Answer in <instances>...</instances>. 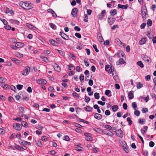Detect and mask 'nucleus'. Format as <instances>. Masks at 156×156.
<instances>
[{
	"label": "nucleus",
	"mask_w": 156,
	"mask_h": 156,
	"mask_svg": "<svg viewBox=\"0 0 156 156\" xmlns=\"http://www.w3.org/2000/svg\"><path fill=\"white\" fill-rule=\"evenodd\" d=\"M41 140L44 142H45L48 140V138L45 136H43L41 138Z\"/></svg>",
	"instance_id": "a18cd8bd"
},
{
	"label": "nucleus",
	"mask_w": 156,
	"mask_h": 156,
	"mask_svg": "<svg viewBox=\"0 0 156 156\" xmlns=\"http://www.w3.org/2000/svg\"><path fill=\"white\" fill-rule=\"evenodd\" d=\"M111 114L110 111L108 110H107L105 111V115L107 116H108L110 115Z\"/></svg>",
	"instance_id": "680f3d73"
},
{
	"label": "nucleus",
	"mask_w": 156,
	"mask_h": 156,
	"mask_svg": "<svg viewBox=\"0 0 156 156\" xmlns=\"http://www.w3.org/2000/svg\"><path fill=\"white\" fill-rule=\"evenodd\" d=\"M84 79V76L83 74H81L80 76V81H83Z\"/></svg>",
	"instance_id": "4d7b16f0"
},
{
	"label": "nucleus",
	"mask_w": 156,
	"mask_h": 156,
	"mask_svg": "<svg viewBox=\"0 0 156 156\" xmlns=\"http://www.w3.org/2000/svg\"><path fill=\"white\" fill-rule=\"evenodd\" d=\"M23 45V44L21 42H19L15 44V45H16L17 49L18 48L22 47Z\"/></svg>",
	"instance_id": "f3484780"
},
{
	"label": "nucleus",
	"mask_w": 156,
	"mask_h": 156,
	"mask_svg": "<svg viewBox=\"0 0 156 156\" xmlns=\"http://www.w3.org/2000/svg\"><path fill=\"white\" fill-rule=\"evenodd\" d=\"M48 11L49 12L51 13L53 16V17L56 18L57 17L56 14L55 12L51 9H49L48 10Z\"/></svg>",
	"instance_id": "f8f14e48"
},
{
	"label": "nucleus",
	"mask_w": 156,
	"mask_h": 156,
	"mask_svg": "<svg viewBox=\"0 0 156 156\" xmlns=\"http://www.w3.org/2000/svg\"><path fill=\"white\" fill-rule=\"evenodd\" d=\"M47 82L46 80L43 79H40L37 80V83L40 84H46Z\"/></svg>",
	"instance_id": "0eeeda50"
},
{
	"label": "nucleus",
	"mask_w": 156,
	"mask_h": 156,
	"mask_svg": "<svg viewBox=\"0 0 156 156\" xmlns=\"http://www.w3.org/2000/svg\"><path fill=\"white\" fill-rule=\"evenodd\" d=\"M72 95L74 98H76L77 99H79V95L76 92H73L72 93Z\"/></svg>",
	"instance_id": "cd10ccee"
},
{
	"label": "nucleus",
	"mask_w": 156,
	"mask_h": 156,
	"mask_svg": "<svg viewBox=\"0 0 156 156\" xmlns=\"http://www.w3.org/2000/svg\"><path fill=\"white\" fill-rule=\"evenodd\" d=\"M20 143L23 145H27V144H29V142H28L25 141L21 140L19 141Z\"/></svg>",
	"instance_id": "393cba45"
},
{
	"label": "nucleus",
	"mask_w": 156,
	"mask_h": 156,
	"mask_svg": "<svg viewBox=\"0 0 156 156\" xmlns=\"http://www.w3.org/2000/svg\"><path fill=\"white\" fill-rule=\"evenodd\" d=\"M105 127L107 129L109 130H111V129L112 128V126H111L110 125H105Z\"/></svg>",
	"instance_id": "338daca9"
},
{
	"label": "nucleus",
	"mask_w": 156,
	"mask_h": 156,
	"mask_svg": "<svg viewBox=\"0 0 156 156\" xmlns=\"http://www.w3.org/2000/svg\"><path fill=\"white\" fill-rule=\"evenodd\" d=\"M154 145V143L152 141H151L149 142V146L151 147H153Z\"/></svg>",
	"instance_id": "052dcab7"
},
{
	"label": "nucleus",
	"mask_w": 156,
	"mask_h": 156,
	"mask_svg": "<svg viewBox=\"0 0 156 156\" xmlns=\"http://www.w3.org/2000/svg\"><path fill=\"white\" fill-rule=\"evenodd\" d=\"M0 20L3 22L4 25H7L8 24L7 20L4 19H0Z\"/></svg>",
	"instance_id": "c03bdc74"
},
{
	"label": "nucleus",
	"mask_w": 156,
	"mask_h": 156,
	"mask_svg": "<svg viewBox=\"0 0 156 156\" xmlns=\"http://www.w3.org/2000/svg\"><path fill=\"white\" fill-rule=\"evenodd\" d=\"M115 41L118 44L121 45L124 44L123 43H122L119 38L115 39Z\"/></svg>",
	"instance_id": "bb28decb"
},
{
	"label": "nucleus",
	"mask_w": 156,
	"mask_h": 156,
	"mask_svg": "<svg viewBox=\"0 0 156 156\" xmlns=\"http://www.w3.org/2000/svg\"><path fill=\"white\" fill-rule=\"evenodd\" d=\"M13 126L14 128L16 130L18 131L20 130L22 128V126L18 123H16L15 124H14Z\"/></svg>",
	"instance_id": "7ed1b4c3"
},
{
	"label": "nucleus",
	"mask_w": 156,
	"mask_h": 156,
	"mask_svg": "<svg viewBox=\"0 0 156 156\" xmlns=\"http://www.w3.org/2000/svg\"><path fill=\"white\" fill-rule=\"evenodd\" d=\"M94 117L97 119L99 120L102 119V116L99 113H95L94 115Z\"/></svg>",
	"instance_id": "4468645a"
},
{
	"label": "nucleus",
	"mask_w": 156,
	"mask_h": 156,
	"mask_svg": "<svg viewBox=\"0 0 156 156\" xmlns=\"http://www.w3.org/2000/svg\"><path fill=\"white\" fill-rule=\"evenodd\" d=\"M37 146H39V147H41L42 146V144L41 141H38L37 143Z\"/></svg>",
	"instance_id": "774afa93"
},
{
	"label": "nucleus",
	"mask_w": 156,
	"mask_h": 156,
	"mask_svg": "<svg viewBox=\"0 0 156 156\" xmlns=\"http://www.w3.org/2000/svg\"><path fill=\"white\" fill-rule=\"evenodd\" d=\"M110 14L112 16H113L117 14V10L115 9H114L113 11H112L110 12Z\"/></svg>",
	"instance_id": "473e14b6"
},
{
	"label": "nucleus",
	"mask_w": 156,
	"mask_h": 156,
	"mask_svg": "<svg viewBox=\"0 0 156 156\" xmlns=\"http://www.w3.org/2000/svg\"><path fill=\"white\" fill-rule=\"evenodd\" d=\"M141 15L143 20H145L146 18V16L148 15L147 11V10L146 7L145 6V8H144L141 10Z\"/></svg>",
	"instance_id": "f03ea898"
},
{
	"label": "nucleus",
	"mask_w": 156,
	"mask_h": 156,
	"mask_svg": "<svg viewBox=\"0 0 156 156\" xmlns=\"http://www.w3.org/2000/svg\"><path fill=\"white\" fill-rule=\"evenodd\" d=\"M11 60L14 62L17 65L20 64L22 63V61L14 58H11Z\"/></svg>",
	"instance_id": "9b49d317"
},
{
	"label": "nucleus",
	"mask_w": 156,
	"mask_h": 156,
	"mask_svg": "<svg viewBox=\"0 0 156 156\" xmlns=\"http://www.w3.org/2000/svg\"><path fill=\"white\" fill-rule=\"evenodd\" d=\"M117 55V56L119 58L121 56L122 57H123L124 55V52L122 51H119L117 54H115V55Z\"/></svg>",
	"instance_id": "2eb2a0df"
},
{
	"label": "nucleus",
	"mask_w": 156,
	"mask_h": 156,
	"mask_svg": "<svg viewBox=\"0 0 156 156\" xmlns=\"http://www.w3.org/2000/svg\"><path fill=\"white\" fill-rule=\"evenodd\" d=\"M127 121L128 122H129V126H130L132 124V121H131V119L130 117H128L127 119Z\"/></svg>",
	"instance_id": "de8ad7c7"
},
{
	"label": "nucleus",
	"mask_w": 156,
	"mask_h": 156,
	"mask_svg": "<svg viewBox=\"0 0 156 156\" xmlns=\"http://www.w3.org/2000/svg\"><path fill=\"white\" fill-rule=\"evenodd\" d=\"M136 64L141 68H143L144 67V65L141 61H139L138 62H137Z\"/></svg>",
	"instance_id": "2f4dec72"
},
{
	"label": "nucleus",
	"mask_w": 156,
	"mask_h": 156,
	"mask_svg": "<svg viewBox=\"0 0 156 156\" xmlns=\"http://www.w3.org/2000/svg\"><path fill=\"white\" fill-rule=\"evenodd\" d=\"M75 36L79 38H80L81 37V34L78 33H76L75 34Z\"/></svg>",
	"instance_id": "e2e57ef3"
},
{
	"label": "nucleus",
	"mask_w": 156,
	"mask_h": 156,
	"mask_svg": "<svg viewBox=\"0 0 156 156\" xmlns=\"http://www.w3.org/2000/svg\"><path fill=\"white\" fill-rule=\"evenodd\" d=\"M128 96L129 99H132L134 97L133 91L131 90L129 92L128 94Z\"/></svg>",
	"instance_id": "dca6fc26"
},
{
	"label": "nucleus",
	"mask_w": 156,
	"mask_h": 156,
	"mask_svg": "<svg viewBox=\"0 0 156 156\" xmlns=\"http://www.w3.org/2000/svg\"><path fill=\"white\" fill-rule=\"evenodd\" d=\"M132 106L133 108L135 110H136V108L137 107V105L135 102H133L132 103Z\"/></svg>",
	"instance_id": "13d9d810"
},
{
	"label": "nucleus",
	"mask_w": 156,
	"mask_h": 156,
	"mask_svg": "<svg viewBox=\"0 0 156 156\" xmlns=\"http://www.w3.org/2000/svg\"><path fill=\"white\" fill-rule=\"evenodd\" d=\"M120 144L123 148L125 147H126L127 145L126 142L124 141H121L120 142Z\"/></svg>",
	"instance_id": "c756f323"
},
{
	"label": "nucleus",
	"mask_w": 156,
	"mask_h": 156,
	"mask_svg": "<svg viewBox=\"0 0 156 156\" xmlns=\"http://www.w3.org/2000/svg\"><path fill=\"white\" fill-rule=\"evenodd\" d=\"M94 130L99 133H101L103 132V131L101 129L98 128H95L94 129Z\"/></svg>",
	"instance_id": "aec40b11"
},
{
	"label": "nucleus",
	"mask_w": 156,
	"mask_h": 156,
	"mask_svg": "<svg viewBox=\"0 0 156 156\" xmlns=\"http://www.w3.org/2000/svg\"><path fill=\"white\" fill-rule=\"evenodd\" d=\"M103 132L105 134L111 136L114 135L112 131L109 130L105 129Z\"/></svg>",
	"instance_id": "9d476101"
},
{
	"label": "nucleus",
	"mask_w": 156,
	"mask_h": 156,
	"mask_svg": "<svg viewBox=\"0 0 156 156\" xmlns=\"http://www.w3.org/2000/svg\"><path fill=\"white\" fill-rule=\"evenodd\" d=\"M111 92L110 90H105V94L107 96H108L109 97H111L112 96V95L109 94H111Z\"/></svg>",
	"instance_id": "7c9ffc66"
},
{
	"label": "nucleus",
	"mask_w": 156,
	"mask_h": 156,
	"mask_svg": "<svg viewBox=\"0 0 156 156\" xmlns=\"http://www.w3.org/2000/svg\"><path fill=\"white\" fill-rule=\"evenodd\" d=\"M23 8L26 9H29V8H26L28 7L29 5V3L28 2H25L24 4H23Z\"/></svg>",
	"instance_id": "b1692460"
},
{
	"label": "nucleus",
	"mask_w": 156,
	"mask_h": 156,
	"mask_svg": "<svg viewBox=\"0 0 156 156\" xmlns=\"http://www.w3.org/2000/svg\"><path fill=\"white\" fill-rule=\"evenodd\" d=\"M145 120L144 119H139V123L141 124H144Z\"/></svg>",
	"instance_id": "3c124183"
},
{
	"label": "nucleus",
	"mask_w": 156,
	"mask_h": 156,
	"mask_svg": "<svg viewBox=\"0 0 156 156\" xmlns=\"http://www.w3.org/2000/svg\"><path fill=\"white\" fill-rule=\"evenodd\" d=\"M23 87V85H22L18 84L16 85L17 88L19 90H21L22 88Z\"/></svg>",
	"instance_id": "5fc2aeb1"
},
{
	"label": "nucleus",
	"mask_w": 156,
	"mask_h": 156,
	"mask_svg": "<svg viewBox=\"0 0 156 156\" xmlns=\"http://www.w3.org/2000/svg\"><path fill=\"white\" fill-rule=\"evenodd\" d=\"M105 69L108 73H111L114 71L113 66L111 65L110 66L109 65H107L105 66Z\"/></svg>",
	"instance_id": "f257e3e1"
},
{
	"label": "nucleus",
	"mask_w": 156,
	"mask_h": 156,
	"mask_svg": "<svg viewBox=\"0 0 156 156\" xmlns=\"http://www.w3.org/2000/svg\"><path fill=\"white\" fill-rule=\"evenodd\" d=\"M146 41V38H144L141 39L139 42V44L140 45L144 44Z\"/></svg>",
	"instance_id": "4be33fe9"
},
{
	"label": "nucleus",
	"mask_w": 156,
	"mask_h": 156,
	"mask_svg": "<svg viewBox=\"0 0 156 156\" xmlns=\"http://www.w3.org/2000/svg\"><path fill=\"white\" fill-rule=\"evenodd\" d=\"M5 12L6 13H9L10 14H12L13 13V12L12 10L8 8L5 10Z\"/></svg>",
	"instance_id": "a878e982"
},
{
	"label": "nucleus",
	"mask_w": 156,
	"mask_h": 156,
	"mask_svg": "<svg viewBox=\"0 0 156 156\" xmlns=\"http://www.w3.org/2000/svg\"><path fill=\"white\" fill-rule=\"evenodd\" d=\"M142 111L143 113H146L148 112V110L147 108H143L142 109Z\"/></svg>",
	"instance_id": "6e6d98bb"
},
{
	"label": "nucleus",
	"mask_w": 156,
	"mask_h": 156,
	"mask_svg": "<svg viewBox=\"0 0 156 156\" xmlns=\"http://www.w3.org/2000/svg\"><path fill=\"white\" fill-rule=\"evenodd\" d=\"M63 139L64 140L66 141H69L70 140V138L69 136L67 135L63 137Z\"/></svg>",
	"instance_id": "a19ab883"
},
{
	"label": "nucleus",
	"mask_w": 156,
	"mask_h": 156,
	"mask_svg": "<svg viewBox=\"0 0 156 156\" xmlns=\"http://www.w3.org/2000/svg\"><path fill=\"white\" fill-rule=\"evenodd\" d=\"M22 119L20 117H17L14 119V120L16 121L17 122H20L22 121Z\"/></svg>",
	"instance_id": "0e129e2a"
},
{
	"label": "nucleus",
	"mask_w": 156,
	"mask_h": 156,
	"mask_svg": "<svg viewBox=\"0 0 156 156\" xmlns=\"http://www.w3.org/2000/svg\"><path fill=\"white\" fill-rule=\"evenodd\" d=\"M54 69L56 71L58 72L60 70V68L58 65L56 64L55 66Z\"/></svg>",
	"instance_id": "c9c22d12"
},
{
	"label": "nucleus",
	"mask_w": 156,
	"mask_h": 156,
	"mask_svg": "<svg viewBox=\"0 0 156 156\" xmlns=\"http://www.w3.org/2000/svg\"><path fill=\"white\" fill-rule=\"evenodd\" d=\"M21 125L24 127H26L27 126V123L26 122L23 121L21 122Z\"/></svg>",
	"instance_id": "09e8293b"
},
{
	"label": "nucleus",
	"mask_w": 156,
	"mask_h": 156,
	"mask_svg": "<svg viewBox=\"0 0 156 156\" xmlns=\"http://www.w3.org/2000/svg\"><path fill=\"white\" fill-rule=\"evenodd\" d=\"M141 57L144 61L147 62H149V59H150L149 57L144 54L141 55Z\"/></svg>",
	"instance_id": "20e7f679"
},
{
	"label": "nucleus",
	"mask_w": 156,
	"mask_h": 156,
	"mask_svg": "<svg viewBox=\"0 0 156 156\" xmlns=\"http://www.w3.org/2000/svg\"><path fill=\"white\" fill-rule=\"evenodd\" d=\"M57 51L58 52V53L60 54V55L62 56H64L65 55V53L64 51L59 50L57 49Z\"/></svg>",
	"instance_id": "8fccbe9b"
},
{
	"label": "nucleus",
	"mask_w": 156,
	"mask_h": 156,
	"mask_svg": "<svg viewBox=\"0 0 156 156\" xmlns=\"http://www.w3.org/2000/svg\"><path fill=\"white\" fill-rule=\"evenodd\" d=\"M85 139L88 141H91L93 140V138L90 136H87L85 138Z\"/></svg>",
	"instance_id": "ea45409f"
},
{
	"label": "nucleus",
	"mask_w": 156,
	"mask_h": 156,
	"mask_svg": "<svg viewBox=\"0 0 156 156\" xmlns=\"http://www.w3.org/2000/svg\"><path fill=\"white\" fill-rule=\"evenodd\" d=\"M95 98L96 99H99L100 98L99 94L98 93H95L94 94Z\"/></svg>",
	"instance_id": "58836bf2"
},
{
	"label": "nucleus",
	"mask_w": 156,
	"mask_h": 156,
	"mask_svg": "<svg viewBox=\"0 0 156 156\" xmlns=\"http://www.w3.org/2000/svg\"><path fill=\"white\" fill-rule=\"evenodd\" d=\"M84 109L87 112H91L92 111V110L93 109V108L90 106H87L84 108Z\"/></svg>",
	"instance_id": "412c9836"
},
{
	"label": "nucleus",
	"mask_w": 156,
	"mask_h": 156,
	"mask_svg": "<svg viewBox=\"0 0 156 156\" xmlns=\"http://www.w3.org/2000/svg\"><path fill=\"white\" fill-rule=\"evenodd\" d=\"M6 80L5 78L0 77V82L5 83L6 81Z\"/></svg>",
	"instance_id": "49530a36"
},
{
	"label": "nucleus",
	"mask_w": 156,
	"mask_h": 156,
	"mask_svg": "<svg viewBox=\"0 0 156 156\" xmlns=\"http://www.w3.org/2000/svg\"><path fill=\"white\" fill-rule=\"evenodd\" d=\"M147 25L149 26H151L152 24V22L151 20L149 19L147 20Z\"/></svg>",
	"instance_id": "603ef678"
},
{
	"label": "nucleus",
	"mask_w": 156,
	"mask_h": 156,
	"mask_svg": "<svg viewBox=\"0 0 156 156\" xmlns=\"http://www.w3.org/2000/svg\"><path fill=\"white\" fill-rule=\"evenodd\" d=\"M129 5L128 4H126L125 5H122L120 4H119L118 5V8H121L122 9H126L128 7Z\"/></svg>",
	"instance_id": "ddd939ff"
},
{
	"label": "nucleus",
	"mask_w": 156,
	"mask_h": 156,
	"mask_svg": "<svg viewBox=\"0 0 156 156\" xmlns=\"http://www.w3.org/2000/svg\"><path fill=\"white\" fill-rule=\"evenodd\" d=\"M115 20V18H108V21L109 25H112Z\"/></svg>",
	"instance_id": "6e6552de"
},
{
	"label": "nucleus",
	"mask_w": 156,
	"mask_h": 156,
	"mask_svg": "<svg viewBox=\"0 0 156 156\" xmlns=\"http://www.w3.org/2000/svg\"><path fill=\"white\" fill-rule=\"evenodd\" d=\"M140 114V112L138 110H135L134 112V114L136 116H139Z\"/></svg>",
	"instance_id": "864d4df0"
},
{
	"label": "nucleus",
	"mask_w": 156,
	"mask_h": 156,
	"mask_svg": "<svg viewBox=\"0 0 156 156\" xmlns=\"http://www.w3.org/2000/svg\"><path fill=\"white\" fill-rule=\"evenodd\" d=\"M145 79L146 80L149 81L151 80V76L148 75L145 77Z\"/></svg>",
	"instance_id": "bf43d9fd"
},
{
	"label": "nucleus",
	"mask_w": 156,
	"mask_h": 156,
	"mask_svg": "<svg viewBox=\"0 0 156 156\" xmlns=\"http://www.w3.org/2000/svg\"><path fill=\"white\" fill-rule=\"evenodd\" d=\"M28 69L26 68L25 70L23 71L22 74L23 75L26 76L28 74Z\"/></svg>",
	"instance_id": "e433bc0d"
},
{
	"label": "nucleus",
	"mask_w": 156,
	"mask_h": 156,
	"mask_svg": "<svg viewBox=\"0 0 156 156\" xmlns=\"http://www.w3.org/2000/svg\"><path fill=\"white\" fill-rule=\"evenodd\" d=\"M75 146H78L75 147V149L76 150H77L79 151H82L83 149V147H81L78 146L79 145H75Z\"/></svg>",
	"instance_id": "f704fd0d"
},
{
	"label": "nucleus",
	"mask_w": 156,
	"mask_h": 156,
	"mask_svg": "<svg viewBox=\"0 0 156 156\" xmlns=\"http://www.w3.org/2000/svg\"><path fill=\"white\" fill-rule=\"evenodd\" d=\"M49 25L50 27L53 30H56V26L54 24L51 23H50L49 24Z\"/></svg>",
	"instance_id": "72a5a7b5"
},
{
	"label": "nucleus",
	"mask_w": 156,
	"mask_h": 156,
	"mask_svg": "<svg viewBox=\"0 0 156 156\" xmlns=\"http://www.w3.org/2000/svg\"><path fill=\"white\" fill-rule=\"evenodd\" d=\"M78 12V9L76 8L73 9L72 12L71 14L72 16L73 17H76V14Z\"/></svg>",
	"instance_id": "423d86ee"
},
{
	"label": "nucleus",
	"mask_w": 156,
	"mask_h": 156,
	"mask_svg": "<svg viewBox=\"0 0 156 156\" xmlns=\"http://www.w3.org/2000/svg\"><path fill=\"white\" fill-rule=\"evenodd\" d=\"M60 34L62 38L66 40H67L69 39V36L67 35L65 33L61 31L60 32Z\"/></svg>",
	"instance_id": "39448f33"
},
{
	"label": "nucleus",
	"mask_w": 156,
	"mask_h": 156,
	"mask_svg": "<svg viewBox=\"0 0 156 156\" xmlns=\"http://www.w3.org/2000/svg\"><path fill=\"white\" fill-rule=\"evenodd\" d=\"M49 41L50 43L53 46H56L58 44L57 42L53 39H50Z\"/></svg>",
	"instance_id": "6ab92c4d"
},
{
	"label": "nucleus",
	"mask_w": 156,
	"mask_h": 156,
	"mask_svg": "<svg viewBox=\"0 0 156 156\" xmlns=\"http://www.w3.org/2000/svg\"><path fill=\"white\" fill-rule=\"evenodd\" d=\"M119 108L118 106L117 105H114L112 106V109L114 112H116Z\"/></svg>",
	"instance_id": "c85d7f7f"
},
{
	"label": "nucleus",
	"mask_w": 156,
	"mask_h": 156,
	"mask_svg": "<svg viewBox=\"0 0 156 156\" xmlns=\"http://www.w3.org/2000/svg\"><path fill=\"white\" fill-rule=\"evenodd\" d=\"M85 98L84 100L86 102L88 103L90 101V98L89 97L87 96L86 95L85 96Z\"/></svg>",
	"instance_id": "79ce46f5"
},
{
	"label": "nucleus",
	"mask_w": 156,
	"mask_h": 156,
	"mask_svg": "<svg viewBox=\"0 0 156 156\" xmlns=\"http://www.w3.org/2000/svg\"><path fill=\"white\" fill-rule=\"evenodd\" d=\"M74 125L76 127L79 128H81L82 127V126L81 125L76 123H74Z\"/></svg>",
	"instance_id": "69168bd1"
},
{
	"label": "nucleus",
	"mask_w": 156,
	"mask_h": 156,
	"mask_svg": "<svg viewBox=\"0 0 156 156\" xmlns=\"http://www.w3.org/2000/svg\"><path fill=\"white\" fill-rule=\"evenodd\" d=\"M117 135L120 138H122L123 137L122 132L121 129H118L116 130L115 131Z\"/></svg>",
	"instance_id": "1a4fd4ad"
},
{
	"label": "nucleus",
	"mask_w": 156,
	"mask_h": 156,
	"mask_svg": "<svg viewBox=\"0 0 156 156\" xmlns=\"http://www.w3.org/2000/svg\"><path fill=\"white\" fill-rule=\"evenodd\" d=\"M36 128L37 129H38L39 130H42L44 128L42 126L40 125H37L36 126Z\"/></svg>",
	"instance_id": "37998d69"
},
{
	"label": "nucleus",
	"mask_w": 156,
	"mask_h": 156,
	"mask_svg": "<svg viewBox=\"0 0 156 156\" xmlns=\"http://www.w3.org/2000/svg\"><path fill=\"white\" fill-rule=\"evenodd\" d=\"M97 37L100 42H102L103 41H104L101 33L98 34Z\"/></svg>",
	"instance_id": "a211bd4d"
},
{
	"label": "nucleus",
	"mask_w": 156,
	"mask_h": 156,
	"mask_svg": "<svg viewBox=\"0 0 156 156\" xmlns=\"http://www.w3.org/2000/svg\"><path fill=\"white\" fill-rule=\"evenodd\" d=\"M125 62L124 61L123 59L122 58H120L118 62H117L116 64L117 65H119L120 64H124Z\"/></svg>",
	"instance_id": "5701e85b"
},
{
	"label": "nucleus",
	"mask_w": 156,
	"mask_h": 156,
	"mask_svg": "<svg viewBox=\"0 0 156 156\" xmlns=\"http://www.w3.org/2000/svg\"><path fill=\"white\" fill-rule=\"evenodd\" d=\"M143 87V85L140 82L138 83L136 85V87L137 89H140Z\"/></svg>",
	"instance_id": "4c0bfd02"
}]
</instances>
